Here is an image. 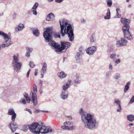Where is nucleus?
<instances>
[{
    "instance_id": "f257e3e1",
    "label": "nucleus",
    "mask_w": 134,
    "mask_h": 134,
    "mask_svg": "<svg viewBox=\"0 0 134 134\" xmlns=\"http://www.w3.org/2000/svg\"><path fill=\"white\" fill-rule=\"evenodd\" d=\"M79 113L82 122L85 128L90 130L97 128L98 122L93 114L87 113L82 108H81Z\"/></svg>"
},
{
    "instance_id": "f03ea898",
    "label": "nucleus",
    "mask_w": 134,
    "mask_h": 134,
    "mask_svg": "<svg viewBox=\"0 0 134 134\" xmlns=\"http://www.w3.org/2000/svg\"><path fill=\"white\" fill-rule=\"evenodd\" d=\"M59 22L60 28V32L62 36H64L65 34L68 36L69 41H73L74 39V27L70 24H68L67 21L64 19H61Z\"/></svg>"
},
{
    "instance_id": "7ed1b4c3",
    "label": "nucleus",
    "mask_w": 134,
    "mask_h": 134,
    "mask_svg": "<svg viewBox=\"0 0 134 134\" xmlns=\"http://www.w3.org/2000/svg\"><path fill=\"white\" fill-rule=\"evenodd\" d=\"M29 128L31 132L34 134H40L49 133H53V130L51 128H46L45 126L41 125L37 123H34L29 125Z\"/></svg>"
},
{
    "instance_id": "20e7f679",
    "label": "nucleus",
    "mask_w": 134,
    "mask_h": 134,
    "mask_svg": "<svg viewBox=\"0 0 134 134\" xmlns=\"http://www.w3.org/2000/svg\"><path fill=\"white\" fill-rule=\"evenodd\" d=\"M121 23L123 24L124 26L122 27V30L123 31L124 38L129 40L131 41L133 39L132 34L129 31L130 27L129 24L130 20L125 18H121Z\"/></svg>"
},
{
    "instance_id": "39448f33",
    "label": "nucleus",
    "mask_w": 134,
    "mask_h": 134,
    "mask_svg": "<svg viewBox=\"0 0 134 134\" xmlns=\"http://www.w3.org/2000/svg\"><path fill=\"white\" fill-rule=\"evenodd\" d=\"M52 35L55 38H60V34L58 32L52 31V27L46 28L43 33V36L45 39V42L49 43V45L50 43L54 41H52Z\"/></svg>"
},
{
    "instance_id": "423d86ee",
    "label": "nucleus",
    "mask_w": 134,
    "mask_h": 134,
    "mask_svg": "<svg viewBox=\"0 0 134 134\" xmlns=\"http://www.w3.org/2000/svg\"><path fill=\"white\" fill-rule=\"evenodd\" d=\"M70 43L67 42H61V46L60 44H58L55 41H53L49 43V46L54 47L56 49V52L58 53L61 52H64L66 49L70 45Z\"/></svg>"
},
{
    "instance_id": "0eeeda50",
    "label": "nucleus",
    "mask_w": 134,
    "mask_h": 134,
    "mask_svg": "<svg viewBox=\"0 0 134 134\" xmlns=\"http://www.w3.org/2000/svg\"><path fill=\"white\" fill-rule=\"evenodd\" d=\"M13 60L12 62V64L14 70L16 72H18L21 69L22 65V63L19 62L18 59L15 55L13 56Z\"/></svg>"
},
{
    "instance_id": "6e6552de",
    "label": "nucleus",
    "mask_w": 134,
    "mask_h": 134,
    "mask_svg": "<svg viewBox=\"0 0 134 134\" xmlns=\"http://www.w3.org/2000/svg\"><path fill=\"white\" fill-rule=\"evenodd\" d=\"M0 35H2L3 37L5 42L2 44L3 47H8L12 43V42L11 41L10 38L7 35L5 34L3 32L0 31Z\"/></svg>"
},
{
    "instance_id": "1a4fd4ad",
    "label": "nucleus",
    "mask_w": 134,
    "mask_h": 134,
    "mask_svg": "<svg viewBox=\"0 0 134 134\" xmlns=\"http://www.w3.org/2000/svg\"><path fill=\"white\" fill-rule=\"evenodd\" d=\"M61 128L63 129L68 130H72L75 129L76 127L73 125V123L70 121H66L63 124V125L61 126Z\"/></svg>"
},
{
    "instance_id": "9d476101",
    "label": "nucleus",
    "mask_w": 134,
    "mask_h": 134,
    "mask_svg": "<svg viewBox=\"0 0 134 134\" xmlns=\"http://www.w3.org/2000/svg\"><path fill=\"white\" fill-rule=\"evenodd\" d=\"M128 41L124 37H122L120 40L116 41V45L117 47H119L126 46Z\"/></svg>"
},
{
    "instance_id": "9b49d317",
    "label": "nucleus",
    "mask_w": 134,
    "mask_h": 134,
    "mask_svg": "<svg viewBox=\"0 0 134 134\" xmlns=\"http://www.w3.org/2000/svg\"><path fill=\"white\" fill-rule=\"evenodd\" d=\"M97 47L93 46L88 48L86 50L87 53L90 55H92L96 51Z\"/></svg>"
},
{
    "instance_id": "f8f14e48",
    "label": "nucleus",
    "mask_w": 134,
    "mask_h": 134,
    "mask_svg": "<svg viewBox=\"0 0 134 134\" xmlns=\"http://www.w3.org/2000/svg\"><path fill=\"white\" fill-rule=\"evenodd\" d=\"M8 114L10 115H12L11 119L13 121H15L16 116V114L15 113L14 110L13 109H9L8 112Z\"/></svg>"
},
{
    "instance_id": "ddd939ff",
    "label": "nucleus",
    "mask_w": 134,
    "mask_h": 134,
    "mask_svg": "<svg viewBox=\"0 0 134 134\" xmlns=\"http://www.w3.org/2000/svg\"><path fill=\"white\" fill-rule=\"evenodd\" d=\"M68 96V94L66 91H62L60 94V97L62 99L65 100L66 99Z\"/></svg>"
},
{
    "instance_id": "4468645a",
    "label": "nucleus",
    "mask_w": 134,
    "mask_h": 134,
    "mask_svg": "<svg viewBox=\"0 0 134 134\" xmlns=\"http://www.w3.org/2000/svg\"><path fill=\"white\" fill-rule=\"evenodd\" d=\"M17 126V125L15 123L13 122L10 123L9 124V127L11 129L12 132L13 133H14L15 132Z\"/></svg>"
},
{
    "instance_id": "2eb2a0df",
    "label": "nucleus",
    "mask_w": 134,
    "mask_h": 134,
    "mask_svg": "<svg viewBox=\"0 0 134 134\" xmlns=\"http://www.w3.org/2000/svg\"><path fill=\"white\" fill-rule=\"evenodd\" d=\"M31 98V101L33 103L34 105L36 106L37 104V95H34L32 93V95H30Z\"/></svg>"
},
{
    "instance_id": "dca6fc26",
    "label": "nucleus",
    "mask_w": 134,
    "mask_h": 134,
    "mask_svg": "<svg viewBox=\"0 0 134 134\" xmlns=\"http://www.w3.org/2000/svg\"><path fill=\"white\" fill-rule=\"evenodd\" d=\"M31 30L32 31V32L34 35L36 37H38L39 36L40 33L39 31L37 28H32L31 29Z\"/></svg>"
},
{
    "instance_id": "f3484780",
    "label": "nucleus",
    "mask_w": 134,
    "mask_h": 134,
    "mask_svg": "<svg viewBox=\"0 0 134 134\" xmlns=\"http://www.w3.org/2000/svg\"><path fill=\"white\" fill-rule=\"evenodd\" d=\"M38 3L37 2H36L32 8V12L33 13V14L35 15H36L37 14L36 12V9L38 7Z\"/></svg>"
},
{
    "instance_id": "a211bd4d",
    "label": "nucleus",
    "mask_w": 134,
    "mask_h": 134,
    "mask_svg": "<svg viewBox=\"0 0 134 134\" xmlns=\"http://www.w3.org/2000/svg\"><path fill=\"white\" fill-rule=\"evenodd\" d=\"M55 16L52 13L48 14L46 18V20L47 21H52L55 19Z\"/></svg>"
},
{
    "instance_id": "6ab92c4d",
    "label": "nucleus",
    "mask_w": 134,
    "mask_h": 134,
    "mask_svg": "<svg viewBox=\"0 0 134 134\" xmlns=\"http://www.w3.org/2000/svg\"><path fill=\"white\" fill-rule=\"evenodd\" d=\"M24 28V26L23 24H20L15 27V30L16 32L20 31H21Z\"/></svg>"
},
{
    "instance_id": "aec40b11",
    "label": "nucleus",
    "mask_w": 134,
    "mask_h": 134,
    "mask_svg": "<svg viewBox=\"0 0 134 134\" xmlns=\"http://www.w3.org/2000/svg\"><path fill=\"white\" fill-rule=\"evenodd\" d=\"M71 82V81L69 80L63 86V91H66L69 88Z\"/></svg>"
},
{
    "instance_id": "412c9836",
    "label": "nucleus",
    "mask_w": 134,
    "mask_h": 134,
    "mask_svg": "<svg viewBox=\"0 0 134 134\" xmlns=\"http://www.w3.org/2000/svg\"><path fill=\"white\" fill-rule=\"evenodd\" d=\"M26 49L27 51L25 54V56L29 57L30 56V54L33 51V49L31 48H30L29 47H26Z\"/></svg>"
},
{
    "instance_id": "4be33fe9",
    "label": "nucleus",
    "mask_w": 134,
    "mask_h": 134,
    "mask_svg": "<svg viewBox=\"0 0 134 134\" xmlns=\"http://www.w3.org/2000/svg\"><path fill=\"white\" fill-rule=\"evenodd\" d=\"M57 75L58 77L60 79L65 78L67 76V74L63 71L58 73Z\"/></svg>"
},
{
    "instance_id": "5701e85b",
    "label": "nucleus",
    "mask_w": 134,
    "mask_h": 134,
    "mask_svg": "<svg viewBox=\"0 0 134 134\" xmlns=\"http://www.w3.org/2000/svg\"><path fill=\"white\" fill-rule=\"evenodd\" d=\"M80 54L78 52H77L75 57V59L77 63H80L81 62V59L80 58Z\"/></svg>"
},
{
    "instance_id": "b1692460",
    "label": "nucleus",
    "mask_w": 134,
    "mask_h": 134,
    "mask_svg": "<svg viewBox=\"0 0 134 134\" xmlns=\"http://www.w3.org/2000/svg\"><path fill=\"white\" fill-rule=\"evenodd\" d=\"M80 76H77L76 77L74 80V83L75 85L79 84L81 82V80L80 79Z\"/></svg>"
},
{
    "instance_id": "393cba45",
    "label": "nucleus",
    "mask_w": 134,
    "mask_h": 134,
    "mask_svg": "<svg viewBox=\"0 0 134 134\" xmlns=\"http://www.w3.org/2000/svg\"><path fill=\"white\" fill-rule=\"evenodd\" d=\"M33 91L34 92L31 91L30 93V95H32L33 93L34 95H36V93L37 92V87L35 84H34L33 85Z\"/></svg>"
},
{
    "instance_id": "a878e982",
    "label": "nucleus",
    "mask_w": 134,
    "mask_h": 134,
    "mask_svg": "<svg viewBox=\"0 0 134 134\" xmlns=\"http://www.w3.org/2000/svg\"><path fill=\"white\" fill-rule=\"evenodd\" d=\"M47 67H42V68L41 70V78L43 77L44 74L46 73L47 71Z\"/></svg>"
},
{
    "instance_id": "bb28decb",
    "label": "nucleus",
    "mask_w": 134,
    "mask_h": 134,
    "mask_svg": "<svg viewBox=\"0 0 134 134\" xmlns=\"http://www.w3.org/2000/svg\"><path fill=\"white\" fill-rule=\"evenodd\" d=\"M110 18V10L108 8L107 10L106 16L104 17V18L105 19H109Z\"/></svg>"
},
{
    "instance_id": "cd10ccee",
    "label": "nucleus",
    "mask_w": 134,
    "mask_h": 134,
    "mask_svg": "<svg viewBox=\"0 0 134 134\" xmlns=\"http://www.w3.org/2000/svg\"><path fill=\"white\" fill-rule=\"evenodd\" d=\"M131 82L130 81L128 82L125 86L124 88V92L125 93L126 92L129 88V86L130 85Z\"/></svg>"
},
{
    "instance_id": "c85d7f7f",
    "label": "nucleus",
    "mask_w": 134,
    "mask_h": 134,
    "mask_svg": "<svg viewBox=\"0 0 134 134\" xmlns=\"http://www.w3.org/2000/svg\"><path fill=\"white\" fill-rule=\"evenodd\" d=\"M23 95L26 100H27V102L29 103L30 101V99L29 94L26 93H25Z\"/></svg>"
},
{
    "instance_id": "c756f323",
    "label": "nucleus",
    "mask_w": 134,
    "mask_h": 134,
    "mask_svg": "<svg viewBox=\"0 0 134 134\" xmlns=\"http://www.w3.org/2000/svg\"><path fill=\"white\" fill-rule=\"evenodd\" d=\"M127 120L130 122L134 121V115H130L127 116Z\"/></svg>"
},
{
    "instance_id": "7c9ffc66",
    "label": "nucleus",
    "mask_w": 134,
    "mask_h": 134,
    "mask_svg": "<svg viewBox=\"0 0 134 134\" xmlns=\"http://www.w3.org/2000/svg\"><path fill=\"white\" fill-rule=\"evenodd\" d=\"M111 75V72L110 71H107L105 75V78L107 79H109Z\"/></svg>"
},
{
    "instance_id": "2f4dec72",
    "label": "nucleus",
    "mask_w": 134,
    "mask_h": 134,
    "mask_svg": "<svg viewBox=\"0 0 134 134\" xmlns=\"http://www.w3.org/2000/svg\"><path fill=\"white\" fill-rule=\"evenodd\" d=\"M110 58L113 60H115L116 59V54L115 53H112L111 54L110 56Z\"/></svg>"
},
{
    "instance_id": "473e14b6",
    "label": "nucleus",
    "mask_w": 134,
    "mask_h": 134,
    "mask_svg": "<svg viewBox=\"0 0 134 134\" xmlns=\"http://www.w3.org/2000/svg\"><path fill=\"white\" fill-rule=\"evenodd\" d=\"M114 103L117 104L118 106L121 105L120 101L118 99H114Z\"/></svg>"
},
{
    "instance_id": "72a5a7b5",
    "label": "nucleus",
    "mask_w": 134,
    "mask_h": 134,
    "mask_svg": "<svg viewBox=\"0 0 134 134\" xmlns=\"http://www.w3.org/2000/svg\"><path fill=\"white\" fill-rule=\"evenodd\" d=\"M27 100L24 98H22L21 100L19 101V103L23 104H25L26 103Z\"/></svg>"
},
{
    "instance_id": "f704fd0d",
    "label": "nucleus",
    "mask_w": 134,
    "mask_h": 134,
    "mask_svg": "<svg viewBox=\"0 0 134 134\" xmlns=\"http://www.w3.org/2000/svg\"><path fill=\"white\" fill-rule=\"evenodd\" d=\"M106 2L108 6L109 7H111L112 4L111 0H107Z\"/></svg>"
},
{
    "instance_id": "c9c22d12",
    "label": "nucleus",
    "mask_w": 134,
    "mask_h": 134,
    "mask_svg": "<svg viewBox=\"0 0 134 134\" xmlns=\"http://www.w3.org/2000/svg\"><path fill=\"white\" fill-rule=\"evenodd\" d=\"M120 77V74L118 73H116L115 76V79H118Z\"/></svg>"
},
{
    "instance_id": "e433bc0d",
    "label": "nucleus",
    "mask_w": 134,
    "mask_h": 134,
    "mask_svg": "<svg viewBox=\"0 0 134 134\" xmlns=\"http://www.w3.org/2000/svg\"><path fill=\"white\" fill-rule=\"evenodd\" d=\"M115 61V65H116L117 64H119L120 62V60L119 59H116Z\"/></svg>"
},
{
    "instance_id": "4c0bfd02",
    "label": "nucleus",
    "mask_w": 134,
    "mask_h": 134,
    "mask_svg": "<svg viewBox=\"0 0 134 134\" xmlns=\"http://www.w3.org/2000/svg\"><path fill=\"white\" fill-rule=\"evenodd\" d=\"M134 102V96H133L130 100V101L129 102V104H132V103H133Z\"/></svg>"
},
{
    "instance_id": "58836bf2",
    "label": "nucleus",
    "mask_w": 134,
    "mask_h": 134,
    "mask_svg": "<svg viewBox=\"0 0 134 134\" xmlns=\"http://www.w3.org/2000/svg\"><path fill=\"white\" fill-rule=\"evenodd\" d=\"M30 66L31 68H33L35 66V64H34L33 62L30 61L29 62Z\"/></svg>"
},
{
    "instance_id": "ea45409f",
    "label": "nucleus",
    "mask_w": 134,
    "mask_h": 134,
    "mask_svg": "<svg viewBox=\"0 0 134 134\" xmlns=\"http://www.w3.org/2000/svg\"><path fill=\"white\" fill-rule=\"evenodd\" d=\"M122 110V108L121 105L118 106V108L117 110V111L118 112H120Z\"/></svg>"
},
{
    "instance_id": "a19ab883",
    "label": "nucleus",
    "mask_w": 134,
    "mask_h": 134,
    "mask_svg": "<svg viewBox=\"0 0 134 134\" xmlns=\"http://www.w3.org/2000/svg\"><path fill=\"white\" fill-rule=\"evenodd\" d=\"M109 69L110 70H111L113 69V66L111 63H110L109 65Z\"/></svg>"
},
{
    "instance_id": "79ce46f5",
    "label": "nucleus",
    "mask_w": 134,
    "mask_h": 134,
    "mask_svg": "<svg viewBox=\"0 0 134 134\" xmlns=\"http://www.w3.org/2000/svg\"><path fill=\"white\" fill-rule=\"evenodd\" d=\"M96 41L95 39H94L93 36H92L90 38V41L91 42H94Z\"/></svg>"
},
{
    "instance_id": "37998d69",
    "label": "nucleus",
    "mask_w": 134,
    "mask_h": 134,
    "mask_svg": "<svg viewBox=\"0 0 134 134\" xmlns=\"http://www.w3.org/2000/svg\"><path fill=\"white\" fill-rule=\"evenodd\" d=\"M30 71H31V70L30 69L27 72L26 76V77L27 78H28L29 77V75L30 73Z\"/></svg>"
},
{
    "instance_id": "c03bdc74",
    "label": "nucleus",
    "mask_w": 134,
    "mask_h": 134,
    "mask_svg": "<svg viewBox=\"0 0 134 134\" xmlns=\"http://www.w3.org/2000/svg\"><path fill=\"white\" fill-rule=\"evenodd\" d=\"M42 67H47V64L46 63L44 62L42 63Z\"/></svg>"
},
{
    "instance_id": "a18cd8bd",
    "label": "nucleus",
    "mask_w": 134,
    "mask_h": 134,
    "mask_svg": "<svg viewBox=\"0 0 134 134\" xmlns=\"http://www.w3.org/2000/svg\"><path fill=\"white\" fill-rule=\"evenodd\" d=\"M86 21V20L84 19H82L81 20V23H84Z\"/></svg>"
},
{
    "instance_id": "49530a36",
    "label": "nucleus",
    "mask_w": 134,
    "mask_h": 134,
    "mask_svg": "<svg viewBox=\"0 0 134 134\" xmlns=\"http://www.w3.org/2000/svg\"><path fill=\"white\" fill-rule=\"evenodd\" d=\"M42 83L43 81H42L40 80L39 81V85L41 86L42 87Z\"/></svg>"
},
{
    "instance_id": "de8ad7c7",
    "label": "nucleus",
    "mask_w": 134,
    "mask_h": 134,
    "mask_svg": "<svg viewBox=\"0 0 134 134\" xmlns=\"http://www.w3.org/2000/svg\"><path fill=\"white\" fill-rule=\"evenodd\" d=\"M120 13H116V15L117 16V17L118 18H120L121 17V15L120 14H119Z\"/></svg>"
},
{
    "instance_id": "09e8293b",
    "label": "nucleus",
    "mask_w": 134,
    "mask_h": 134,
    "mask_svg": "<svg viewBox=\"0 0 134 134\" xmlns=\"http://www.w3.org/2000/svg\"><path fill=\"white\" fill-rule=\"evenodd\" d=\"M67 119L69 120H71L72 119V117L71 116H67Z\"/></svg>"
},
{
    "instance_id": "8fccbe9b",
    "label": "nucleus",
    "mask_w": 134,
    "mask_h": 134,
    "mask_svg": "<svg viewBox=\"0 0 134 134\" xmlns=\"http://www.w3.org/2000/svg\"><path fill=\"white\" fill-rule=\"evenodd\" d=\"M38 70V69H35V72L34 73L35 75V76H36L37 74V71Z\"/></svg>"
},
{
    "instance_id": "3c124183",
    "label": "nucleus",
    "mask_w": 134,
    "mask_h": 134,
    "mask_svg": "<svg viewBox=\"0 0 134 134\" xmlns=\"http://www.w3.org/2000/svg\"><path fill=\"white\" fill-rule=\"evenodd\" d=\"M63 0H55V2L58 3H60Z\"/></svg>"
},
{
    "instance_id": "603ef678",
    "label": "nucleus",
    "mask_w": 134,
    "mask_h": 134,
    "mask_svg": "<svg viewBox=\"0 0 134 134\" xmlns=\"http://www.w3.org/2000/svg\"><path fill=\"white\" fill-rule=\"evenodd\" d=\"M116 13H120V9L119 8H118L116 9Z\"/></svg>"
},
{
    "instance_id": "864d4df0",
    "label": "nucleus",
    "mask_w": 134,
    "mask_h": 134,
    "mask_svg": "<svg viewBox=\"0 0 134 134\" xmlns=\"http://www.w3.org/2000/svg\"><path fill=\"white\" fill-rule=\"evenodd\" d=\"M26 110L29 112L30 114H32V111L30 110L27 108H26Z\"/></svg>"
},
{
    "instance_id": "5fc2aeb1",
    "label": "nucleus",
    "mask_w": 134,
    "mask_h": 134,
    "mask_svg": "<svg viewBox=\"0 0 134 134\" xmlns=\"http://www.w3.org/2000/svg\"><path fill=\"white\" fill-rule=\"evenodd\" d=\"M40 93V94H42L43 93V91L42 90H40L39 91Z\"/></svg>"
},
{
    "instance_id": "6e6d98bb",
    "label": "nucleus",
    "mask_w": 134,
    "mask_h": 134,
    "mask_svg": "<svg viewBox=\"0 0 134 134\" xmlns=\"http://www.w3.org/2000/svg\"><path fill=\"white\" fill-rule=\"evenodd\" d=\"M40 110H38V109H37V110H36V112L37 113H38L40 112Z\"/></svg>"
},
{
    "instance_id": "4d7b16f0",
    "label": "nucleus",
    "mask_w": 134,
    "mask_h": 134,
    "mask_svg": "<svg viewBox=\"0 0 134 134\" xmlns=\"http://www.w3.org/2000/svg\"><path fill=\"white\" fill-rule=\"evenodd\" d=\"M3 47L2 46V44H0V51L1 49Z\"/></svg>"
},
{
    "instance_id": "13d9d810",
    "label": "nucleus",
    "mask_w": 134,
    "mask_h": 134,
    "mask_svg": "<svg viewBox=\"0 0 134 134\" xmlns=\"http://www.w3.org/2000/svg\"><path fill=\"white\" fill-rule=\"evenodd\" d=\"M133 125V124L132 123H131L129 124V126H131Z\"/></svg>"
},
{
    "instance_id": "bf43d9fd",
    "label": "nucleus",
    "mask_w": 134,
    "mask_h": 134,
    "mask_svg": "<svg viewBox=\"0 0 134 134\" xmlns=\"http://www.w3.org/2000/svg\"><path fill=\"white\" fill-rule=\"evenodd\" d=\"M53 0H47V1H48V2H51Z\"/></svg>"
},
{
    "instance_id": "052dcab7",
    "label": "nucleus",
    "mask_w": 134,
    "mask_h": 134,
    "mask_svg": "<svg viewBox=\"0 0 134 134\" xmlns=\"http://www.w3.org/2000/svg\"><path fill=\"white\" fill-rule=\"evenodd\" d=\"M79 51L81 52H82V50L81 49V48H80L79 49Z\"/></svg>"
},
{
    "instance_id": "680f3d73",
    "label": "nucleus",
    "mask_w": 134,
    "mask_h": 134,
    "mask_svg": "<svg viewBox=\"0 0 134 134\" xmlns=\"http://www.w3.org/2000/svg\"><path fill=\"white\" fill-rule=\"evenodd\" d=\"M131 7V5L130 4V5H128V7Z\"/></svg>"
},
{
    "instance_id": "e2e57ef3",
    "label": "nucleus",
    "mask_w": 134,
    "mask_h": 134,
    "mask_svg": "<svg viewBox=\"0 0 134 134\" xmlns=\"http://www.w3.org/2000/svg\"><path fill=\"white\" fill-rule=\"evenodd\" d=\"M130 0H127L126 2H129Z\"/></svg>"
},
{
    "instance_id": "0e129e2a",
    "label": "nucleus",
    "mask_w": 134,
    "mask_h": 134,
    "mask_svg": "<svg viewBox=\"0 0 134 134\" xmlns=\"http://www.w3.org/2000/svg\"><path fill=\"white\" fill-rule=\"evenodd\" d=\"M45 112L48 113V111H45Z\"/></svg>"
},
{
    "instance_id": "69168bd1",
    "label": "nucleus",
    "mask_w": 134,
    "mask_h": 134,
    "mask_svg": "<svg viewBox=\"0 0 134 134\" xmlns=\"http://www.w3.org/2000/svg\"><path fill=\"white\" fill-rule=\"evenodd\" d=\"M41 111L43 112H45V111H44V110H42Z\"/></svg>"
},
{
    "instance_id": "338daca9",
    "label": "nucleus",
    "mask_w": 134,
    "mask_h": 134,
    "mask_svg": "<svg viewBox=\"0 0 134 134\" xmlns=\"http://www.w3.org/2000/svg\"><path fill=\"white\" fill-rule=\"evenodd\" d=\"M15 134H19V133H15Z\"/></svg>"
},
{
    "instance_id": "774afa93",
    "label": "nucleus",
    "mask_w": 134,
    "mask_h": 134,
    "mask_svg": "<svg viewBox=\"0 0 134 134\" xmlns=\"http://www.w3.org/2000/svg\"><path fill=\"white\" fill-rule=\"evenodd\" d=\"M30 13V12H28V14H29Z\"/></svg>"
}]
</instances>
